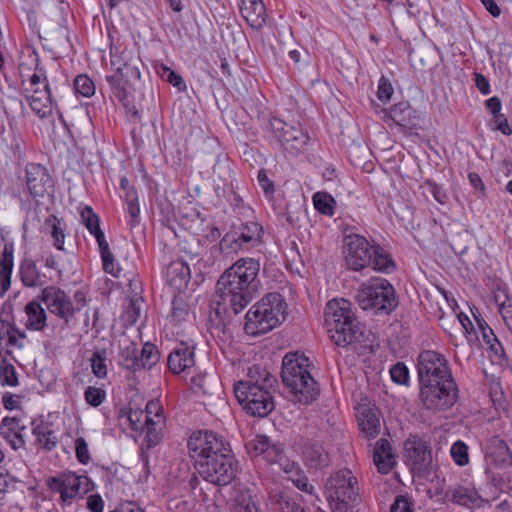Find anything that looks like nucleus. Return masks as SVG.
<instances>
[{
	"mask_svg": "<svg viewBox=\"0 0 512 512\" xmlns=\"http://www.w3.org/2000/svg\"><path fill=\"white\" fill-rule=\"evenodd\" d=\"M357 419L360 430L366 438H375L380 433L379 411L375 407L360 405L357 409Z\"/></svg>",
	"mask_w": 512,
	"mask_h": 512,
	"instance_id": "obj_22",
	"label": "nucleus"
},
{
	"mask_svg": "<svg viewBox=\"0 0 512 512\" xmlns=\"http://www.w3.org/2000/svg\"><path fill=\"white\" fill-rule=\"evenodd\" d=\"M159 360L158 350L155 345L145 343L139 355V370L151 368Z\"/></svg>",
	"mask_w": 512,
	"mask_h": 512,
	"instance_id": "obj_46",
	"label": "nucleus"
},
{
	"mask_svg": "<svg viewBox=\"0 0 512 512\" xmlns=\"http://www.w3.org/2000/svg\"><path fill=\"white\" fill-rule=\"evenodd\" d=\"M27 66L25 63H21L19 65V71L20 76L22 78L21 84L24 91V94L26 95V88H28V85L33 82L32 90L34 91H41V89H49V85L47 83L46 76L42 72V70H36L33 74H29L27 71Z\"/></svg>",
	"mask_w": 512,
	"mask_h": 512,
	"instance_id": "obj_36",
	"label": "nucleus"
},
{
	"mask_svg": "<svg viewBox=\"0 0 512 512\" xmlns=\"http://www.w3.org/2000/svg\"><path fill=\"white\" fill-rule=\"evenodd\" d=\"M0 383L3 386L10 387L18 385V377L15 367L6 360H2L0 362Z\"/></svg>",
	"mask_w": 512,
	"mask_h": 512,
	"instance_id": "obj_49",
	"label": "nucleus"
},
{
	"mask_svg": "<svg viewBox=\"0 0 512 512\" xmlns=\"http://www.w3.org/2000/svg\"><path fill=\"white\" fill-rule=\"evenodd\" d=\"M488 454L492 461L500 467L512 464V452L506 442L499 436H493L489 442Z\"/></svg>",
	"mask_w": 512,
	"mask_h": 512,
	"instance_id": "obj_30",
	"label": "nucleus"
},
{
	"mask_svg": "<svg viewBox=\"0 0 512 512\" xmlns=\"http://www.w3.org/2000/svg\"><path fill=\"white\" fill-rule=\"evenodd\" d=\"M46 223L51 227V236L54 239V246L58 250H62L65 239V224L55 215L49 216Z\"/></svg>",
	"mask_w": 512,
	"mask_h": 512,
	"instance_id": "obj_45",
	"label": "nucleus"
},
{
	"mask_svg": "<svg viewBox=\"0 0 512 512\" xmlns=\"http://www.w3.org/2000/svg\"><path fill=\"white\" fill-rule=\"evenodd\" d=\"M25 429L16 417H5L0 423V436L17 451L25 447V440L22 431Z\"/></svg>",
	"mask_w": 512,
	"mask_h": 512,
	"instance_id": "obj_21",
	"label": "nucleus"
},
{
	"mask_svg": "<svg viewBox=\"0 0 512 512\" xmlns=\"http://www.w3.org/2000/svg\"><path fill=\"white\" fill-rule=\"evenodd\" d=\"M313 204L315 209L323 215L332 216L334 214L336 201L327 192L315 193L313 195Z\"/></svg>",
	"mask_w": 512,
	"mask_h": 512,
	"instance_id": "obj_43",
	"label": "nucleus"
},
{
	"mask_svg": "<svg viewBox=\"0 0 512 512\" xmlns=\"http://www.w3.org/2000/svg\"><path fill=\"white\" fill-rule=\"evenodd\" d=\"M371 264L373 265L374 270L380 272L389 273L394 269V263L390 259V257L387 254L380 251L378 248L372 249Z\"/></svg>",
	"mask_w": 512,
	"mask_h": 512,
	"instance_id": "obj_47",
	"label": "nucleus"
},
{
	"mask_svg": "<svg viewBox=\"0 0 512 512\" xmlns=\"http://www.w3.org/2000/svg\"><path fill=\"white\" fill-rule=\"evenodd\" d=\"M444 330L451 336H454L452 331L462 333L469 343L478 341L477 329L473 322H446Z\"/></svg>",
	"mask_w": 512,
	"mask_h": 512,
	"instance_id": "obj_40",
	"label": "nucleus"
},
{
	"mask_svg": "<svg viewBox=\"0 0 512 512\" xmlns=\"http://www.w3.org/2000/svg\"><path fill=\"white\" fill-rule=\"evenodd\" d=\"M197 471L206 481L214 485L226 486L236 477L237 466L234 456L231 452H227L204 463L203 467Z\"/></svg>",
	"mask_w": 512,
	"mask_h": 512,
	"instance_id": "obj_11",
	"label": "nucleus"
},
{
	"mask_svg": "<svg viewBox=\"0 0 512 512\" xmlns=\"http://www.w3.org/2000/svg\"><path fill=\"white\" fill-rule=\"evenodd\" d=\"M75 91L84 96L91 97L95 94V84L87 75H78L74 80Z\"/></svg>",
	"mask_w": 512,
	"mask_h": 512,
	"instance_id": "obj_52",
	"label": "nucleus"
},
{
	"mask_svg": "<svg viewBox=\"0 0 512 512\" xmlns=\"http://www.w3.org/2000/svg\"><path fill=\"white\" fill-rule=\"evenodd\" d=\"M195 364L194 352L190 347L181 346L170 353L168 367L176 374L192 368Z\"/></svg>",
	"mask_w": 512,
	"mask_h": 512,
	"instance_id": "obj_29",
	"label": "nucleus"
},
{
	"mask_svg": "<svg viewBox=\"0 0 512 512\" xmlns=\"http://www.w3.org/2000/svg\"><path fill=\"white\" fill-rule=\"evenodd\" d=\"M390 375L392 380L397 384H406L409 379V371L407 367L400 362L392 366L390 369Z\"/></svg>",
	"mask_w": 512,
	"mask_h": 512,
	"instance_id": "obj_61",
	"label": "nucleus"
},
{
	"mask_svg": "<svg viewBox=\"0 0 512 512\" xmlns=\"http://www.w3.org/2000/svg\"><path fill=\"white\" fill-rule=\"evenodd\" d=\"M346 263L350 269L361 270L371 264L372 249L365 237L352 234L346 237Z\"/></svg>",
	"mask_w": 512,
	"mask_h": 512,
	"instance_id": "obj_16",
	"label": "nucleus"
},
{
	"mask_svg": "<svg viewBox=\"0 0 512 512\" xmlns=\"http://www.w3.org/2000/svg\"><path fill=\"white\" fill-rule=\"evenodd\" d=\"M127 202V210L130 215L129 224L131 227L135 226L138 223V217L140 213L139 205H138V196L137 191L132 187L130 188L125 195Z\"/></svg>",
	"mask_w": 512,
	"mask_h": 512,
	"instance_id": "obj_51",
	"label": "nucleus"
},
{
	"mask_svg": "<svg viewBox=\"0 0 512 512\" xmlns=\"http://www.w3.org/2000/svg\"><path fill=\"white\" fill-rule=\"evenodd\" d=\"M84 396H85L86 402L89 405H91L93 407H98L104 401V399L106 397V392L101 388L89 386L86 388Z\"/></svg>",
	"mask_w": 512,
	"mask_h": 512,
	"instance_id": "obj_59",
	"label": "nucleus"
},
{
	"mask_svg": "<svg viewBox=\"0 0 512 512\" xmlns=\"http://www.w3.org/2000/svg\"><path fill=\"white\" fill-rule=\"evenodd\" d=\"M325 494L332 512H354L359 500L357 478L349 469L339 470L327 479Z\"/></svg>",
	"mask_w": 512,
	"mask_h": 512,
	"instance_id": "obj_5",
	"label": "nucleus"
},
{
	"mask_svg": "<svg viewBox=\"0 0 512 512\" xmlns=\"http://www.w3.org/2000/svg\"><path fill=\"white\" fill-rule=\"evenodd\" d=\"M260 263L253 258H240L227 268L217 281V293L227 296L235 315L253 300Z\"/></svg>",
	"mask_w": 512,
	"mask_h": 512,
	"instance_id": "obj_1",
	"label": "nucleus"
},
{
	"mask_svg": "<svg viewBox=\"0 0 512 512\" xmlns=\"http://www.w3.org/2000/svg\"><path fill=\"white\" fill-rule=\"evenodd\" d=\"M33 434L43 448L51 450L56 446L57 437L47 424L41 423L34 427Z\"/></svg>",
	"mask_w": 512,
	"mask_h": 512,
	"instance_id": "obj_42",
	"label": "nucleus"
},
{
	"mask_svg": "<svg viewBox=\"0 0 512 512\" xmlns=\"http://www.w3.org/2000/svg\"><path fill=\"white\" fill-rule=\"evenodd\" d=\"M445 496L449 501L469 508L479 507L482 502V499L474 489L461 485L450 486L445 492Z\"/></svg>",
	"mask_w": 512,
	"mask_h": 512,
	"instance_id": "obj_27",
	"label": "nucleus"
},
{
	"mask_svg": "<svg viewBox=\"0 0 512 512\" xmlns=\"http://www.w3.org/2000/svg\"><path fill=\"white\" fill-rule=\"evenodd\" d=\"M209 308V320H223L225 318H232L233 316H236L231 308L229 298L227 296L224 297L221 293H218V295L210 301Z\"/></svg>",
	"mask_w": 512,
	"mask_h": 512,
	"instance_id": "obj_35",
	"label": "nucleus"
},
{
	"mask_svg": "<svg viewBox=\"0 0 512 512\" xmlns=\"http://www.w3.org/2000/svg\"><path fill=\"white\" fill-rule=\"evenodd\" d=\"M13 268V250L5 245L0 255V297L10 288Z\"/></svg>",
	"mask_w": 512,
	"mask_h": 512,
	"instance_id": "obj_34",
	"label": "nucleus"
},
{
	"mask_svg": "<svg viewBox=\"0 0 512 512\" xmlns=\"http://www.w3.org/2000/svg\"><path fill=\"white\" fill-rule=\"evenodd\" d=\"M275 327V325H271V322H244L243 330L248 336L258 337L268 333Z\"/></svg>",
	"mask_w": 512,
	"mask_h": 512,
	"instance_id": "obj_54",
	"label": "nucleus"
},
{
	"mask_svg": "<svg viewBox=\"0 0 512 512\" xmlns=\"http://www.w3.org/2000/svg\"><path fill=\"white\" fill-rule=\"evenodd\" d=\"M276 383L273 375L260 366L248 370L247 379L234 384V394L238 403L253 417H266L274 409L271 389Z\"/></svg>",
	"mask_w": 512,
	"mask_h": 512,
	"instance_id": "obj_2",
	"label": "nucleus"
},
{
	"mask_svg": "<svg viewBox=\"0 0 512 512\" xmlns=\"http://www.w3.org/2000/svg\"><path fill=\"white\" fill-rule=\"evenodd\" d=\"M301 457L305 465L310 468H323L329 465L328 452L318 443H306L301 450Z\"/></svg>",
	"mask_w": 512,
	"mask_h": 512,
	"instance_id": "obj_25",
	"label": "nucleus"
},
{
	"mask_svg": "<svg viewBox=\"0 0 512 512\" xmlns=\"http://www.w3.org/2000/svg\"><path fill=\"white\" fill-rule=\"evenodd\" d=\"M309 358L299 352H289L282 360L281 377L294 400L307 405L317 399L319 389L309 371Z\"/></svg>",
	"mask_w": 512,
	"mask_h": 512,
	"instance_id": "obj_3",
	"label": "nucleus"
},
{
	"mask_svg": "<svg viewBox=\"0 0 512 512\" xmlns=\"http://www.w3.org/2000/svg\"><path fill=\"white\" fill-rule=\"evenodd\" d=\"M325 329L333 343L340 347L364 344L370 332L366 331L361 322H325Z\"/></svg>",
	"mask_w": 512,
	"mask_h": 512,
	"instance_id": "obj_12",
	"label": "nucleus"
},
{
	"mask_svg": "<svg viewBox=\"0 0 512 512\" xmlns=\"http://www.w3.org/2000/svg\"><path fill=\"white\" fill-rule=\"evenodd\" d=\"M172 305L171 316L175 320H184L190 316L188 305L181 297H175Z\"/></svg>",
	"mask_w": 512,
	"mask_h": 512,
	"instance_id": "obj_60",
	"label": "nucleus"
},
{
	"mask_svg": "<svg viewBox=\"0 0 512 512\" xmlns=\"http://www.w3.org/2000/svg\"><path fill=\"white\" fill-rule=\"evenodd\" d=\"M270 125L274 137L290 155L302 152L308 142V135L299 126L291 125L279 118H272Z\"/></svg>",
	"mask_w": 512,
	"mask_h": 512,
	"instance_id": "obj_13",
	"label": "nucleus"
},
{
	"mask_svg": "<svg viewBox=\"0 0 512 512\" xmlns=\"http://www.w3.org/2000/svg\"><path fill=\"white\" fill-rule=\"evenodd\" d=\"M135 285L134 296H128L122 306L121 320H138L148 318V305L144 298L141 296L142 287L137 282H132L131 286Z\"/></svg>",
	"mask_w": 512,
	"mask_h": 512,
	"instance_id": "obj_20",
	"label": "nucleus"
},
{
	"mask_svg": "<svg viewBox=\"0 0 512 512\" xmlns=\"http://www.w3.org/2000/svg\"><path fill=\"white\" fill-rule=\"evenodd\" d=\"M325 320H355L352 303L345 298H334L327 302Z\"/></svg>",
	"mask_w": 512,
	"mask_h": 512,
	"instance_id": "obj_26",
	"label": "nucleus"
},
{
	"mask_svg": "<svg viewBox=\"0 0 512 512\" xmlns=\"http://www.w3.org/2000/svg\"><path fill=\"white\" fill-rule=\"evenodd\" d=\"M48 486L52 491L60 494L64 503H71L73 499L82 498L89 491V479L86 476H78L72 472L60 474L48 480Z\"/></svg>",
	"mask_w": 512,
	"mask_h": 512,
	"instance_id": "obj_15",
	"label": "nucleus"
},
{
	"mask_svg": "<svg viewBox=\"0 0 512 512\" xmlns=\"http://www.w3.org/2000/svg\"><path fill=\"white\" fill-rule=\"evenodd\" d=\"M357 299L363 310L374 315H389L397 307L394 288L384 278H372L363 284L358 290Z\"/></svg>",
	"mask_w": 512,
	"mask_h": 512,
	"instance_id": "obj_6",
	"label": "nucleus"
},
{
	"mask_svg": "<svg viewBox=\"0 0 512 512\" xmlns=\"http://www.w3.org/2000/svg\"><path fill=\"white\" fill-rule=\"evenodd\" d=\"M271 502L277 505L282 512H304V509L296 499L284 494L275 493L271 495Z\"/></svg>",
	"mask_w": 512,
	"mask_h": 512,
	"instance_id": "obj_44",
	"label": "nucleus"
},
{
	"mask_svg": "<svg viewBox=\"0 0 512 512\" xmlns=\"http://www.w3.org/2000/svg\"><path fill=\"white\" fill-rule=\"evenodd\" d=\"M146 419V435L144 441L147 448L158 444L162 436V429L165 424L163 407L158 400H151L146 404L144 411Z\"/></svg>",
	"mask_w": 512,
	"mask_h": 512,
	"instance_id": "obj_18",
	"label": "nucleus"
},
{
	"mask_svg": "<svg viewBox=\"0 0 512 512\" xmlns=\"http://www.w3.org/2000/svg\"><path fill=\"white\" fill-rule=\"evenodd\" d=\"M168 277L172 286L178 289L185 287L190 280L189 266L182 261L171 263L168 268Z\"/></svg>",
	"mask_w": 512,
	"mask_h": 512,
	"instance_id": "obj_37",
	"label": "nucleus"
},
{
	"mask_svg": "<svg viewBox=\"0 0 512 512\" xmlns=\"http://www.w3.org/2000/svg\"><path fill=\"white\" fill-rule=\"evenodd\" d=\"M404 451L413 469L422 470L431 461V451L427 442L418 436H411L406 440Z\"/></svg>",
	"mask_w": 512,
	"mask_h": 512,
	"instance_id": "obj_19",
	"label": "nucleus"
},
{
	"mask_svg": "<svg viewBox=\"0 0 512 512\" xmlns=\"http://www.w3.org/2000/svg\"><path fill=\"white\" fill-rule=\"evenodd\" d=\"M290 315L283 296L276 292L267 293L246 313L245 320H279Z\"/></svg>",
	"mask_w": 512,
	"mask_h": 512,
	"instance_id": "obj_14",
	"label": "nucleus"
},
{
	"mask_svg": "<svg viewBox=\"0 0 512 512\" xmlns=\"http://www.w3.org/2000/svg\"><path fill=\"white\" fill-rule=\"evenodd\" d=\"M40 299L51 313L63 319L82 317L81 312L87 307V292L84 290L76 291L72 302L63 290L48 286L42 290ZM83 316L89 317L87 311Z\"/></svg>",
	"mask_w": 512,
	"mask_h": 512,
	"instance_id": "obj_7",
	"label": "nucleus"
},
{
	"mask_svg": "<svg viewBox=\"0 0 512 512\" xmlns=\"http://www.w3.org/2000/svg\"><path fill=\"white\" fill-rule=\"evenodd\" d=\"M140 62L139 57L131 49H111L110 64L113 73L106 76V81L119 101L124 102L127 99L130 83L140 79Z\"/></svg>",
	"mask_w": 512,
	"mask_h": 512,
	"instance_id": "obj_4",
	"label": "nucleus"
},
{
	"mask_svg": "<svg viewBox=\"0 0 512 512\" xmlns=\"http://www.w3.org/2000/svg\"><path fill=\"white\" fill-rule=\"evenodd\" d=\"M25 312L29 320H46L45 310L36 300L31 301L26 305Z\"/></svg>",
	"mask_w": 512,
	"mask_h": 512,
	"instance_id": "obj_63",
	"label": "nucleus"
},
{
	"mask_svg": "<svg viewBox=\"0 0 512 512\" xmlns=\"http://www.w3.org/2000/svg\"><path fill=\"white\" fill-rule=\"evenodd\" d=\"M504 300L500 301V296H495L497 310L500 313L502 320H512V303L506 295H503Z\"/></svg>",
	"mask_w": 512,
	"mask_h": 512,
	"instance_id": "obj_64",
	"label": "nucleus"
},
{
	"mask_svg": "<svg viewBox=\"0 0 512 512\" xmlns=\"http://www.w3.org/2000/svg\"><path fill=\"white\" fill-rule=\"evenodd\" d=\"M387 116L395 124L407 127L411 120V107L405 102L397 103L389 109Z\"/></svg>",
	"mask_w": 512,
	"mask_h": 512,
	"instance_id": "obj_41",
	"label": "nucleus"
},
{
	"mask_svg": "<svg viewBox=\"0 0 512 512\" xmlns=\"http://www.w3.org/2000/svg\"><path fill=\"white\" fill-rule=\"evenodd\" d=\"M33 82L26 88V100L33 112L40 118H46L52 113V102L50 89H41V91L32 90Z\"/></svg>",
	"mask_w": 512,
	"mask_h": 512,
	"instance_id": "obj_23",
	"label": "nucleus"
},
{
	"mask_svg": "<svg viewBox=\"0 0 512 512\" xmlns=\"http://www.w3.org/2000/svg\"><path fill=\"white\" fill-rule=\"evenodd\" d=\"M125 415L129 421L131 429L141 431L146 434V419L143 410L130 407L125 412Z\"/></svg>",
	"mask_w": 512,
	"mask_h": 512,
	"instance_id": "obj_50",
	"label": "nucleus"
},
{
	"mask_svg": "<svg viewBox=\"0 0 512 512\" xmlns=\"http://www.w3.org/2000/svg\"><path fill=\"white\" fill-rule=\"evenodd\" d=\"M240 11L253 29H261L266 24L267 12L262 0H241Z\"/></svg>",
	"mask_w": 512,
	"mask_h": 512,
	"instance_id": "obj_24",
	"label": "nucleus"
},
{
	"mask_svg": "<svg viewBox=\"0 0 512 512\" xmlns=\"http://www.w3.org/2000/svg\"><path fill=\"white\" fill-rule=\"evenodd\" d=\"M450 453L455 463L459 466H464L469 462L468 447L462 441L455 442L451 447Z\"/></svg>",
	"mask_w": 512,
	"mask_h": 512,
	"instance_id": "obj_57",
	"label": "nucleus"
},
{
	"mask_svg": "<svg viewBox=\"0 0 512 512\" xmlns=\"http://www.w3.org/2000/svg\"><path fill=\"white\" fill-rule=\"evenodd\" d=\"M391 337H394L398 341L399 345H406L410 339L409 328L404 325L403 322H396L390 325Z\"/></svg>",
	"mask_w": 512,
	"mask_h": 512,
	"instance_id": "obj_58",
	"label": "nucleus"
},
{
	"mask_svg": "<svg viewBox=\"0 0 512 512\" xmlns=\"http://www.w3.org/2000/svg\"><path fill=\"white\" fill-rule=\"evenodd\" d=\"M21 281L26 287H41L47 283L46 275L40 273L32 260H24L20 266Z\"/></svg>",
	"mask_w": 512,
	"mask_h": 512,
	"instance_id": "obj_33",
	"label": "nucleus"
},
{
	"mask_svg": "<svg viewBox=\"0 0 512 512\" xmlns=\"http://www.w3.org/2000/svg\"><path fill=\"white\" fill-rule=\"evenodd\" d=\"M188 450L197 470L217 456L231 452L225 439L211 431L194 432L189 438Z\"/></svg>",
	"mask_w": 512,
	"mask_h": 512,
	"instance_id": "obj_8",
	"label": "nucleus"
},
{
	"mask_svg": "<svg viewBox=\"0 0 512 512\" xmlns=\"http://www.w3.org/2000/svg\"><path fill=\"white\" fill-rule=\"evenodd\" d=\"M417 371L420 386L455 381L444 355L431 350H425L418 356Z\"/></svg>",
	"mask_w": 512,
	"mask_h": 512,
	"instance_id": "obj_9",
	"label": "nucleus"
},
{
	"mask_svg": "<svg viewBox=\"0 0 512 512\" xmlns=\"http://www.w3.org/2000/svg\"><path fill=\"white\" fill-rule=\"evenodd\" d=\"M261 234L262 227L257 222L250 221L243 225L235 242L239 243L240 246L243 244L255 246L261 242Z\"/></svg>",
	"mask_w": 512,
	"mask_h": 512,
	"instance_id": "obj_38",
	"label": "nucleus"
},
{
	"mask_svg": "<svg viewBox=\"0 0 512 512\" xmlns=\"http://www.w3.org/2000/svg\"><path fill=\"white\" fill-rule=\"evenodd\" d=\"M106 352L103 351H95L91 358V366L94 375L98 378H103L107 375V366H106Z\"/></svg>",
	"mask_w": 512,
	"mask_h": 512,
	"instance_id": "obj_56",
	"label": "nucleus"
},
{
	"mask_svg": "<svg viewBox=\"0 0 512 512\" xmlns=\"http://www.w3.org/2000/svg\"><path fill=\"white\" fill-rule=\"evenodd\" d=\"M101 258L103 261V269L106 273L111 274L114 277H117L119 269L116 267L114 256L109 249L108 242L105 240L98 244Z\"/></svg>",
	"mask_w": 512,
	"mask_h": 512,
	"instance_id": "obj_48",
	"label": "nucleus"
},
{
	"mask_svg": "<svg viewBox=\"0 0 512 512\" xmlns=\"http://www.w3.org/2000/svg\"><path fill=\"white\" fill-rule=\"evenodd\" d=\"M17 335L20 338L24 337V334L14 328V323L0 322V339L5 340L7 345H17Z\"/></svg>",
	"mask_w": 512,
	"mask_h": 512,
	"instance_id": "obj_55",
	"label": "nucleus"
},
{
	"mask_svg": "<svg viewBox=\"0 0 512 512\" xmlns=\"http://www.w3.org/2000/svg\"><path fill=\"white\" fill-rule=\"evenodd\" d=\"M278 465L280 466L281 470L288 475V478L297 488L305 492L309 491L310 485L308 478L297 462L291 461L284 456Z\"/></svg>",
	"mask_w": 512,
	"mask_h": 512,
	"instance_id": "obj_32",
	"label": "nucleus"
},
{
	"mask_svg": "<svg viewBox=\"0 0 512 512\" xmlns=\"http://www.w3.org/2000/svg\"><path fill=\"white\" fill-rule=\"evenodd\" d=\"M25 179L27 189L35 200L49 196L53 192L54 181L48 170L40 164H28Z\"/></svg>",
	"mask_w": 512,
	"mask_h": 512,
	"instance_id": "obj_17",
	"label": "nucleus"
},
{
	"mask_svg": "<svg viewBox=\"0 0 512 512\" xmlns=\"http://www.w3.org/2000/svg\"><path fill=\"white\" fill-rule=\"evenodd\" d=\"M81 219L84 223L85 227L89 230V232L96 238L97 243L104 242L105 235L100 228V221L98 216L93 212L92 208L89 206H85L81 210Z\"/></svg>",
	"mask_w": 512,
	"mask_h": 512,
	"instance_id": "obj_39",
	"label": "nucleus"
},
{
	"mask_svg": "<svg viewBox=\"0 0 512 512\" xmlns=\"http://www.w3.org/2000/svg\"><path fill=\"white\" fill-rule=\"evenodd\" d=\"M373 461L381 474H387L394 466L395 460L390 442L387 439L377 441L373 451Z\"/></svg>",
	"mask_w": 512,
	"mask_h": 512,
	"instance_id": "obj_28",
	"label": "nucleus"
},
{
	"mask_svg": "<svg viewBox=\"0 0 512 512\" xmlns=\"http://www.w3.org/2000/svg\"><path fill=\"white\" fill-rule=\"evenodd\" d=\"M458 399L455 381L439 382L420 386V400L424 407L433 411L447 410Z\"/></svg>",
	"mask_w": 512,
	"mask_h": 512,
	"instance_id": "obj_10",
	"label": "nucleus"
},
{
	"mask_svg": "<svg viewBox=\"0 0 512 512\" xmlns=\"http://www.w3.org/2000/svg\"><path fill=\"white\" fill-rule=\"evenodd\" d=\"M235 512H259L251 494L241 491L236 497Z\"/></svg>",
	"mask_w": 512,
	"mask_h": 512,
	"instance_id": "obj_53",
	"label": "nucleus"
},
{
	"mask_svg": "<svg viewBox=\"0 0 512 512\" xmlns=\"http://www.w3.org/2000/svg\"><path fill=\"white\" fill-rule=\"evenodd\" d=\"M75 454L78 461L82 464H88L90 461V454L88 445L83 437H78L75 440Z\"/></svg>",
	"mask_w": 512,
	"mask_h": 512,
	"instance_id": "obj_62",
	"label": "nucleus"
},
{
	"mask_svg": "<svg viewBox=\"0 0 512 512\" xmlns=\"http://www.w3.org/2000/svg\"><path fill=\"white\" fill-rule=\"evenodd\" d=\"M119 363L126 369L139 370V352L137 345L124 337L119 340Z\"/></svg>",
	"mask_w": 512,
	"mask_h": 512,
	"instance_id": "obj_31",
	"label": "nucleus"
}]
</instances>
